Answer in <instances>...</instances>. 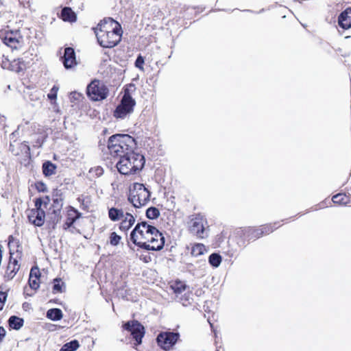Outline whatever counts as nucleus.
<instances>
[{
	"label": "nucleus",
	"instance_id": "38",
	"mask_svg": "<svg viewBox=\"0 0 351 351\" xmlns=\"http://www.w3.org/2000/svg\"><path fill=\"white\" fill-rule=\"evenodd\" d=\"M64 285V282H62V280L60 278H55L53 280V293H62V285Z\"/></svg>",
	"mask_w": 351,
	"mask_h": 351
},
{
	"label": "nucleus",
	"instance_id": "40",
	"mask_svg": "<svg viewBox=\"0 0 351 351\" xmlns=\"http://www.w3.org/2000/svg\"><path fill=\"white\" fill-rule=\"evenodd\" d=\"M144 63V58L142 56L139 55L135 61V66L141 70H143Z\"/></svg>",
	"mask_w": 351,
	"mask_h": 351
},
{
	"label": "nucleus",
	"instance_id": "48",
	"mask_svg": "<svg viewBox=\"0 0 351 351\" xmlns=\"http://www.w3.org/2000/svg\"><path fill=\"white\" fill-rule=\"evenodd\" d=\"M1 332H3V333L1 332V337H2L5 335V332L3 327L1 328Z\"/></svg>",
	"mask_w": 351,
	"mask_h": 351
},
{
	"label": "nucleus",
	"instance_id": "30",
	"mask_svg": "<svg viewBox=\"0 0 351 351\" xmlns=\"http://www.w3.org/2000/svg\"><path fill=\"white\" fill-rule=\"evenodd\" d=\"M332 201L337 205H346L349 202V197L345 193H338L333 195Z\"/></svg>",
	"mask_w": 351,
	"mask_h": 351
},
{
	"label": "nucleus",
	"instance_id": "13",
	"mask_svg": "<svg viewBox=\"0 0 351 351\" xmlns=\"http://www.w3.org/2000/svg\"><path fill=\"white\" fill-rule=\"evenodd\" d=\"M27 216L29 223L35 226L40 227L45 223V212L43 208L34 206L27 210Z\"/></svg>",
	"mask_w": 351,
	"mask_h": 351
},
{
	"label": "nucleus",
	"instance_id": "22",
	"mask_svg": "<svg viewBox=\"0 0 351 351\" xmlns=\"http://www.w3.org/2000/svg\"><path fill=\"white\" fill-rule=\"evenodd\" d=\"M338 23L340 27L344 29H348L351 27V8H347L342 12L339 18Z\"/></svg>",
	"mask_w": 351,
	"mask_h": 351
},
{
	"label": "nucleus",
	"instance_id": "5",
	"mask_svg": "<svg viewBox=\"0 0 351 351\" xmlns=\"http://www.w3.org/2000/svg\"><path fill=\"white\" fill-rule=\"evenodd\" d=\"M186 228L191 234L197 239H203L208 237V221L201 213H193L189 216Z\"/></svg>",
	"mask_w": 351,
	"mask_h": 351
},
{
	"label": "nucleus",
	"instance_id": "21",
	"mask_svg": "<svg viewBox=\"0 0 351 351\" xmlns=\"http://www.w3.org/2000/svg\"><path fill=\"white\" fill-rule=\"evenodd\" d=\"M136 218L130 211L128 214L119 221V229L123 232L127 233L128 231L134 226Z\"/></svg>",
	"mask_w": 351,
	"mask_h": 351
},
{
	"label": "nucleus",
	"instance_id": "28",
	"mask_svg": "<svg viewBox=\"0 0 351 351\" xmlns=\"http://www.w3.org/2000/svg\"><path fill=\"white\" fill-rule=\"evenodd\" d=\"M206 252V246L202 243H194L191 246V254L197 257L203 255Z\"/></svg>",
	"mask_w": 351,
	"mask_h": 351
},
{
	"label": "nucleus",
	"instance_id": "41",
	"mask_svg": "<svg viewBox=\"0 0 351 351\" xmlns=\"http://www.w3.org/2000/svg\"><path fill=\"white\" fill-rule=\"evenodd\" d=\"M175 293H182L183 291L186 289V285L180 282H177L176 286L173 287Z\"/></svg>",
	"mask_w": 351,
	"mask_h": 351
},
{
	"label": "nucleus",
	"instance_id": "27",
	"mask_svg": "<svg viewBox=\"0 0 351 351\" xmlns=\"http://www.w3.org/2000/svg\"><path fill=\"white\" fill-rule=\"evenodd\" d=\"M77 199L80 204V208L83 210H89L90 207L92 206V199L90 195H81Z\"/></svg>",
	"mask_w": 351,
	"mask_h": 351
},
{
	"label": "nucleus",
	"instance_id": "36",
	"mask_svg": "<svg viewBox=\"0 0 351 351\" xmlns=\"http://www.w3.org/2000/svg\"><path fill=\"white\" fill-rule=\"evenodd\" d=\"M121 241V237L118 235L117 232H112L109 236V243L112 246L118 245Z\"/></svg>",
	"mask_w": 351,
	"mask_h": 351
},
{
	"label": "nucleus",
	"instance_id": "11",
	"mask_svg": "<svg viewBox=\"0 0 351 351\" xmlns=\"http://www.w3.org/2000/svg\"><path fill=\"white\" fill-rule=\"evenodd\" d=\"M53 204L51 207L53 208L52 213L53 217H51L53 222V228H55L56 225L60 221L61 219V210L63 206V197L60 190L54 189L52 192Z\"/></svg>",
	"mask_w": 351,
	"mask_h": 351
},
{
	"label": "nucleus",
	"instance_id": "37",
	"mask_svg": "<svg viewBox=\"0 0 351 351\" xmlns=\"http://www.w3.org/2000/svg\"><path fill=\"white\" fill-rule=\"evenodd\" d=\"M160 215V211L156 207H150L146 211V216L151 219H156Z\"/></svg>",
	"mask_w": 351,
	"mask_h": 351
},
{
	"label": "nucleus",
	"instance_id": "24",
	"mask_svg": "<svg viewBox=\"0 0 351 351\" xmlns=\"http://www.w3.org/2000/svg\"><path fill=\"white\" fill-rule=\"evenodd\" d=\"M59 17L65 22L74 23L77 21V15L70 7L63 8Z\"/></svg>",
	"mask_w": 351,
	"mask_h": 351
},
{
	"label": "nucleus",
	"instance_id": "44",
	"mask_svg": "<svg viewBox=\"0 0 351 351\" xmlns=\"http://www.w3.org/2000/svg\"><path fill=\"white\" fill-rule=\"evenodd\" d=\"M19 62L16 61V60H14L11 63V68H10V69L12 70V71H14L16 72H19L21 70H22V69L20 67V66H19Z\"/></svg>",
	"mask_w": 351,
	"mask_h": 351
},
{
	"label": "nucleus",
	"instance_id": "19",
	"mask_svg": "<svg viewBox=\"0 0 351 351\" xmlns=\"http://www.w3.org/2000/svg\"><path fill=\"white\" fill-rule=\"evenodd\" d=\"M28 284L31 289L36 291L40 287V271L37 266L33 267L29 273Z\"/></svg>",
	"mask_w": 351,
	"mask_h": 351
},
{
	"label": "nucleus",
	"instance_id": "33",
	"mask_svg": "<svg viewBox=\"0 0 351 351\" xmlns=\"http://www.w3.org/2000/svg\"><path fill=\"white\" fill-rule=\"evenodd\" d=\"M50 197L48 195H45L43 197L36 198L34 200V206L40 208H47L50 203Z\"/></svg>",
	"mask_w": 351,
	"mask_h": 351
},
{
	"label": "nucleus",
	"instance_id": "1",
	"mask_svg": "<svg viewBox=\"0 0 351 351\" xmlns=\"http://www.w3.org/2000/svg\"><path fill=\"white\" fill-rule=\"evenodd\" d=\"M134 244L148 251H158L165 245V237L154 226L147 222L138 223L130 233Z\"/></svg>",
	"mask_w": 351,
	"mask_h": 351
},
{
	"label": "nucleus",
	"instance_id": "47",
	"mask_svg": "<svg viewBox=\"0 0 351 351\" xmlns=\"http://www.w3.org/2000/svg\"><path fill=\"white\" fill-rule=\"evenodd\" d=\"M1 67H3V68L7 67V62L3 61L2 64H1Z\"/></svg>",
	"mask_w": 351,
	"mask_h": 351
},
{
	"label": "nucleus",
	"instance_id": "16",
	"mask_svg": "<svg viewBox=\"0 0 351 351\" xmlns=\"http://www.w3.org/2000/svg\"><path fill=\"white\" fill-rule=\"evenodd\" d=\"M62 61L66 69H72L77 65L76 55L73 48L69 47L64 49Z\"/></svg>",
	"mask_w": 351,
	"mask_h": 351
},
{
	"label": "nucleus",
	"instance_id": "14",
	"mask_svg": "<svg viewBox=\"0 0 351 351\" xmlns=\"http://www.w3.org/2000/svg\"><path fill=\"white\" fill-rule=\"evenodd\" d=\"M3 41L5 45L12 49H19L23 45V38L19 31L7 32Z\"/></svg>",
	"mask_w": 351,
	"mask_h": 351
},
{
	"label": "nucleus",
	"instance_id": "46",
	"mask_svg": "<svg viewBox=\"0 0 351 351\" xmlns=\"http://www.w3.org/2000/svg\"><path fill=\"white\" fill-rule=\"evenodd\" d=\"M43 143V141H38V142H37V145H34V147H41V146H42Z\"/></svg>",
	"mask_w": 351,
	"mask_h": 351
},
{
	"label": "nucleus",
	"instance_id": "10",
	"mask_svg": "<svg viewBox=\"0 0 351 351\" xmlns=\"http://www.w3.org/2000/svg\"><path fill=\"white\" fill-rule=\"evenodd\" d=\"M178 332H160L156 338L158 345L164 350H170L180 339Z\"/></svg>",
	"mask_w": 351,
	"mask_h": 351
},
{
	"label": "nucleus",
	"instance_id": "18",
	"mask_svg": "<svg viewBox=\"0 0 351 351\" xmlns=\"http://www.w3.org/2000/svg\"><path fill=\"white\" fill-rule=\"evenodd\" d=\"M82 217V213L73 206H69L66 210V220L62 225L64 230L73 227L74 223Z\"/></svg>",
	"mask_w": 351,
	"mask_h": 351
},
{
	"label": "nucleus",
	"instance_id": "32",
	"mask_svg": "<svg viewBox=\"0 0 351 351\" xmlns=\"http://www.w3.org/2000/svg\"><path fill=\"white\" fill-rule=\"evenodd\" d=\"M8 245L10 250V256L12 257V255L14 254V252H19V248L20 247L19 241L18 240L15 239L12 236H10L8 239Z\"/></svg>",
	"mask_w": 351,
	"mask_h": 351
},
{
	"label": "nucleus",
	"instance_id": "15",
	"mask_svg": "<svg viewBox=\"0 0 351 351\" xmlns=\"http://www.w3.org/2000/svg\"><path fill=\"white\" fill-rule=\"evenodd\" d=\"M261 234L258 226H248L244 228L241 230V238L243 243H249L251 241H254L261 238Z\"/></svg>",
	"mask_w": 351,
	"mask_h": 351
},
{
	"label": "nucleus",
	"instance_id": "9",
	"mask_svg": "<svg viewBox=\"0 0 351 351\" xmlns=\"http://www.w3.org/2000/svg\"><path fill=\"white\" fill-rule=\"evenodd\" d=\"M122 328L129 332L134 341V346H138L142 343V339L145 331L144 326L137 320H131L124 323Z\"/></svg>",
	"mask_w": 351,
	"mask_h": 351
},
{
	"label": "nucleus",
	"instance_id": "39",
	"mask_svg": "<svg viewBox=\"0 0 351 351\" xmlns=\"http://www.w3.org/2000/svg\"><path fill=\"white\" fill-rule=\"evenodd\" d=\"M35 189L40 193H45L47 191L46 184L42 181L36 182L34 184Z\"/></svg>",
	"mask_w": 351,
	"mask_h": 351
},
{
	"label": "nucleus",
	"instance_id": "26",
	"mask_svg": "<svg viewBox=\"0 0 351 351\" xmlns=\"http://www.w3.org/2000/svg\"><path fill=\"white\" fill-rule=\"evenodd\" d=\"M197 12L195 8L191 7H187L184 8L183 10L180 12V19H183L184 21H191L196 16Z\"/></svg>",
	"mask_w": 351,
	"mask_h": 351
},
{
	"label": "nucleus",
	"instance_id": "43",
	"mask_svg": "<svg viewBox=\"0 0 351 351\" xmlns=\"http://www.w3.org/2000/svg\"><path fill=\"white\" fill-rule=\"evenodd\" d=\"M58 90V88L54 86L51 88V93L49 94H48V98L51 100L56 99L57 97Z\"/></svg>",
	"mask_w": 351,
	"mask_h": 351
},
{
	"label": "nucleus",
	"instance_id": "34",
	"mask_svg": "<svg viewBox=\"0 0 351 351\" xmlns=\"http://www.w3.org/2000/svg\"><path fill=\"white\" fill-rule=\"evenodd\" d=\"M80 345L77 340H73L65 343L61 348L60 351H75L79 348Z\"/></svg>",
	"mask_w": 351,
	"mask_h": 351
},
{
	"label": "nucleus",
	"instance_id": "7",
	"mask_svg": "<svg viewBox=\"0 0 351 351\" xmlns=\"http://www.w3.org/2000/svg\"><path fill=\"white\" fill-rule=\"evenodd\" d=\"M136 102L130 95L128 89H125L121 103L117 106L113 115L116 118L123 119L127 114L133 112Z\"/></svg>",
	"mask_w": 351,
	"mask_h": 351
},
{
	"label": "nucleus",
	"instance_id": "8",
	"mask_svg": "<svg viewBox=\"0 0 351 351\" xmlns=\"http://www.w3.org/2000/svg\"><path fill=\"white\" fill-rule=\"evenodd\" d=\"M86 93L91 100L101 101L107 97L108 89L99 80H94L88 85Z\"/></svg>",
	"mask_w": 351,
	"mask_h": 351
},
{
	"label": "nucleus",
	"instance_id": "23",
	"mask_svg": "<svg viewBox=\"0 0 351 351\" xmlns=\"http://www.w3.org/2000/svg\"><path fill=\"white\" fill-rule=\"evenodd\" d=\"M282 226L280 222L265 223L258 226L261 237L269 235Z\"/></svg>",
	"mask_w": 351,
	"mask_h": 351
},
{
	"label": "nucleus",
	"instance_id": "2",
	"mask_svg": "<svg viewBox=\"0 0 351 351\" xmlns=\"http://www.w3.org/2000/svg\"><path fill=\"white\" fill-rule=\"evenodd\" d=\"M99 45L104 48H113L121 40L123 30L119 22L107 17L92 28Z\"/></svg>",
	"mask_w": 351,
	"mask_h": 351
},
{
	"label": "nucleus",
	"instance_id": "31",
	"mask_svg": "<svg viewBox=\"0 0 351 351\" xmlns=\"http://www.w3.org/2000/svg\"><path fill=\"white\" fill-rule=\"evenodd\" d=\"M47 317L53 321H58L62 318V312L60 308H51L47 311Z\"/></svg>",
	"mask_w": 351,
	"mask_h": 351
},
{
	"label": "nucleus",
	"instance_id": "42",
	"mask_svg": "<svg viewBox=\"0 0 351 351\" xmlns=\"http://www.w3.org/2000/svg\"><path fill=\"white\" fill-rule=\"evenodd\" d=\"M90 173H94L97 176L99 177L104 173V169L102 167L98 166L91 168Z\"/></svg>",
	"mask_w": 351,
	"mask_h": 351
},
{
	"label": "nucleus",
	"instance_id": "29",
	"mask_svg": "<svg viewBox=\"0 0 351 351\" xmlns=\"http://www.w3.org/2000/svg\"><path fill=\"white\" fill-rule=\"evenodd\" d=\"M9 326L14 330H19L23 326L24 321L22 318L16 316H11L8 320Z\"/></svg>",
	"mask_w": 351,
	"mask_h": 351
},
{
	"label": "nucleus",
	"instance_id": "12",
	"mask_svg": "<svg viewBox=\"0 0 351 351\" xmlns=\"http://www.w3.org/2000/svg\"><path fill=\"white\" fill-rule=\"evenodd\" d=\"M130 212V209L128 207V204L126 202H122L121 204L116 203L114 206H112L108 209V217L114 222L119 221Z\"/></svg>",
	"mask_w": 351,
	"mask_h": 351
},
{
	"label": "nucleus",
	"instance_id": "25",
	"mask_svg": "<svg viewBox=\"0 0 351 351\" xmlns=\"http://www.w3.org/2000/svg\"><path fill=\"white\" fill-rule=\"evenodd\" d=\"M56 165L51 161H45L42 166L43 173L45 177H49L56 173Z\"/></svg>",
	"mask_w": 351,
	"mask_h": 351
},
{
	"label": "nucleus",
	"instance_id": "35",
	"mask_svg": "<svg viewBox=\"0 0 351 351\" xmlns=\"http://www.w3.org/2000/svg\"><path fill=\"white\" fill-rule=\"evenodd\" d=\"M208 261L212 266L217 267L221 262V256L218 254L213 253L209 256Z\"/></svg>",
	"mask_w": 351,
	"mask_h": 351
},
{
	"label": "nucleus",
	"instance_id": "3",
	"mask_svg": "<svg viewBox=\"0 0 351 351\" xmlns=\"http://www.w3.org/2000/svg\"><path fill=\"white\" fill-rule=\"evenodd\" d=\"M135 139L128 134H117L111 136L108 141V149L112 157L120 158L132 152L136 147Z\"/></svg>",
	"mask_w": 351,
	"mask_h": 351
},
{
	"label": "nucleus",
	"instance_id": "17",
	"mask_svg": "<svg viewBox=\"0 0 351 351\" xmlns=\"http://www.w3.org/2000/svg\"><path fill=\"white\" fill-rule=\"evenodd\" d=\"M9 150L14 156H16L23 154L25 156L30 154V147L28 143L25 141L23 143H19L14 141L13 143H10Z\"/></svg>",
	"mask_w": 351,
	"mask_h": 351
},
{
	"label": "nucleus",
	"instance_id": "20",
	"mask_svg": "<svg viewBox=\"0 0 351 351\" xmlns=\"http://www.w3.org/2000/svg\"><path fill=\"white\" fill-rule=\"evenodd\" d=\"M19 269L20 265L19 264L16 258H13L12 256H10L4 274V278L8 280L12 279Z\"/></svg>",
	"mask_w": 351,
	"mask_h": 351
},
{
	"label": "nucleus",
	"instance_id": "45",
	"mask_svg": "<svg viewBox=\"0 0 351 351\" xmlns=\"http://www.w3.org/2000/svg\"><path fill=\"white\" fill-rule=\"evenodd\" d=\"M1 296H3V299H1V309L3 308V305L5 303V301L6 300L7 294L6 293H4L3 291L1 292Z\"/></svg>",
	"mask_w": 351,
	"mask_h": 351
},
{
	"label": "nucleus",
	"instance_id": "6",
	"mask_svg": "<svg viewBox=\"0 0 351 351\" xmlns=\"http://www.w3.org/2000/svg\"><path fill=\"white\" fill-rule=\"evenodd\" d=\"M128 201L135 208L145 206L150 199V192L144 184L135 182L130 187Z\"/></svg>",
	"mask_w": 351,
	"mask_h": 351
},
{
	"label": "nucleus",
	"instance_id": "4",
	"mask_svg": "<svg viewBox=\"0 0 351 351\" xmlns=\"http://www.w3.org/2000/svg\"><path fill=\"white\" fill-rule=\"evenodd\" d=\"M145 160L142 154L136 153L134 149L122 156L116 165L119 173L130 176L140 171L144 167Z\"/></svg>",
	"mask_w": 351,
	"mask_h": 351
}]
</instances>
